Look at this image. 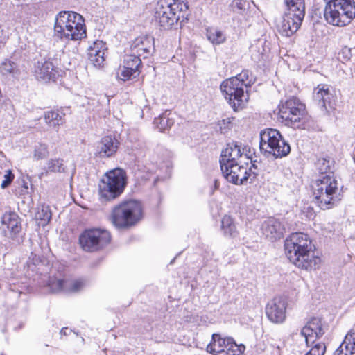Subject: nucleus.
I'll use <instances>...</instances> for the list:
<instances>
[{
  "mask_svg": "<svg viewBox=\"0 0 355 355\" xmlns=\"http://www.w3.org/2000/svg\"><path fill=\"white\" fill-rule=\"evenodd\" d=\"M311 240L302 232L293 233L285 240V254L299 268L306 270L319 268L321 259L312 250Z\"/></svg>",
  "mask_w": 355,
  "mask_h": 355,
  "instance_id": "nucleus-1",
  "label": "nucleus"
},
{
  "mask_svg": "<svg viewBox=\"0 0 355 355\" xmlns=\"http://www.w3.org/2000/svg\"><path fill=\"white\" fill-rule=\"evenodd\" d=\"M54 37L62 40H80L86 37L83 17L75 12L61 11L55 18Z\"/></svg>",
  "mask_w": 355,
  "mask_h": 355,
  "instance_id": "nucleus-2",
  "label": "nucleus"
},
{
  "mask_svg": "<svg viewBox=\"0 0 355 355\" xmlns=\"http://www.w3.org/2000/svg\"><path fill=\"white\" fill-rule=\"evenodd\" d=\"M142 213V206L139 201H124L112 209L110 220L116 228H129L141 219Z\"/></svg>",
  "mask_w": 355,
  "mask_h": 355,
  "instance_id": "nucleus-3",
  "label": "nucleus"
},
{
  "mask_svg": "<svg viewBox=\"0 0 355 355\" xmlns=\"http://www.w3.org/2000/svg\"><path fill=\"white\" fill-rule=\"evenodd\" d=\"M312 188L313 200L323 210L331 209L339 200L338 182L333 175H323L315 181Z\"/></svg>",
  "mask_w": 355,
  "mask_h": 355,
  "instance_id": "nucleus-4",
  "label": "nucleus"
},
{
  "mask_svg": "<svg viewBox=\"0 0 355 355\" xmlns=\"http://www.w3.org/2000/svg\"><path fill=\"white\" fill-rule=\"evenodd\" d=\"M188 9L187 3L181 0H159L155 8L154 19L164 29L177 24L181 14Z\"/></svg>",
  "mask_w": 355,
  "mask_h": 355,
  "instance_id": "nucleus-5",
  "label": "nucleus"
},
{
  "mask_svg": "<svg viewBox=\"0 0 355 355\" xmlns=\"http://www.w3.org/2000/svg\"><path fill=\"white\" fill-rule=\"evenodd\" d=\"M279 115L286 125L301 128L306 122L305 105L292 97L279 105Z\"/></svg>",
  "mask_w": 355,
  "mask_h": 355,
  "instance_id": "nucleus-6",
  "label": "nucleus"
},
{
  "mask_svg": "<svg viewBox=\"0 0 355 355\" xmlns=\"http://www.w3.org/2000/svg\"><path fill=\"white\" fill-rule=\"evenodd\" d=\"M260 149L282 158L288 155L291 151L290 145L282 138L280 132L272 128H267L260 133Z\"/></svg>",
  "mask_w": 355,
  "mask_h": 355,
  "instance_id": "nucleus-7",
  "label": "nucleus"
},
{
  "mask_svg": "<svg viewBox=\"0 0 355 355\" xmlns=\"http://www.w3.org/2000/svg\"><path fill=\"white\" fill-rule=\"evenodd\" d=\"M125 174L120 168L112 170L106 174V177L99 184V194L105 200L117 198L125 186Z\"/></svg>",
  "mask_w": 355,
  "mask_h": 355,
  "instance_id": "nucleus-8",
  "label": "nucleus"
},
{
  "mask_svg": "<svg viewBox=\"0 0 355 355\" xmlns=\"http://www.w3.org/2000/svg\"><path fill=\"white\" fill-rule=\"evenodd\" d=\"M220 90L234 111L244 107L248 96L244 93L243 83L236 78L224 80L220 85Z\"/></svg>",
  "mask_w": 355,
  "mask_h": 355,
  "instance_id": "nucleus-9",
  "label": "nucleus"
},
{
  "mask_svg": "<svg viewBox=\"0 0 355 355\" xmlns=\"http://www.w3.org/2000/svg\"><path fill=\"white\" fill-rule=\"evenodd\" d=\"M111 240L108 231L101 229H90L81 234L79 242L86 252H96L105 247Z\"/></svg>",
  "mask_w": 355,
  "mask_h": 355,
  "instance_id": "nucleus-10",
  "label": "nucleus"
},
{
  "mask_svg": "<svg viewBox=\"0 0 355 355\" xmlns=\"http://www.w3.org/2000/svg\"><path fill=\"white\" fill-rule=\"evenodd\" d=\"M207 349L215 355H240L244 352L245 346L238 345L232 338H222L219 334H214Z\"/></svg>",
  "mask_w": 355,
  "mask_h": 355,
  "instance_id": "nucleus-11",
  "label": "nucleus"
},
{
  "mask_svg": "<svg viewBox=\"0 0 355 355\" xmlns=\"http://www.w3.org/2000/svg\"><path fill=\"white\" fill-rule=\"evenodd\" d=\"M304 16L287 10L277 24L279 32L286 37L292 35L300 28Z\"/></svg>",
  "mask_w": 355,
  "mask_h": 355,
  "instance_id": "nucleus-12",
  "label": "nucleus"
},
{
  "mask_svg": "<svg viewBox=\"0 0 355 355\" xmlns=\"http://www.w3.org/2000/svg\"><path fill=\"white\" fill-rule=\"evenodd\" d=\"M241 161L220 166L224 177L230 182L241 184L248 178V164L241 165Z\"/></svg>",
  "mask_w": 355,
  "mask_h": 355,
  "instance_id": "nucleus-13",
  "label": "nucleus"
},
{
  "mask_svg": "<svg viewBox=\"0 0 355 355\" xmlns=\"http://www.w3.org/2000/svg\"><path fill=\"white\" fill-rule=\"evenodd\" d=\"M286 306L287 300L285 297H275L266 305V315L273 323H282L286 319Z\"/></svg>",
  "mask_w": 355,
  "mask_h": 355,
  "instance_id": "nucleus-14",
  "label": "nucleus"
},
{
  "mask_svg": "<svg viewBox=\"0 0 355 355\" xmlns=\"http://www.w3.org/2000/svg\"><path fill=\"white\" fill-rule=\"evenodd\" d=\"M313 99L325 113L334 109V96L330 93L327 85H319L313 92Z\"/></svg>",
  "mask_w": 355,
  "mask_h": 355,
  "instance_id": "nucleus-15",
  "label": "nucleus"
},
{
  "mask_svg": "<svg viewBox=\"0 0 355 355\" xmlns=\"http://www.w3.org/2000/svg\"><path fill=\"white\" fill-rule=\"evenodd\" d=\"M324 334L321 320L318 318H311L301 330V335L304 337L307 346L314 344Z\"/></svg>",
  "mask_w": 355,
  "mask_h": 355,
  "instance_id": "nucleus-16",
  "label": "nucleus"
},
{
  "mask_svg": "<svg viewBox=\"0 0 355 355\" xmlns=\"http://www.w3.org/2000/svg\"><path fill=\"white\" fill-rule=\"evenodd\" d=\"M33 73L37 80L47 81L55 78L56 69L49 58H41L35 63Z\"/></svg>",
  "mask_w": 355,
  "mask_h": 355,
  "instance_id": "nucleus-17",
  "label": "nucleus"
},
{
  "mask_svg": "<svg viewBox=\"0 0 355 355\" xmlns=\"http://www.w3.org/2000/svg\"><path fill=\"white\" fill-rule=\"evenodd\" d=\"M243 153L244 148L241 150V147L237 142L228 143L226 148L221 153L220 166L239 162V159L243 157Z\"/></svg>",
  "mask_w": 355,
  "mask_h": 355,
  "instance_id": "nucleus-18",
  "label": "nucleus"
},
{
  "mask_svg": "<svg viewBox=\"0 0 355 355\" xmlns=\"http://www.w3.org/2000/svg\"><path fill=\"white\" fill-rule=\"evenodd\" d=\"M261 230L266 239L274 241L283 236L284 227L278 220L270 218L263 222Z\"/></svg>",
  "mask_w": 355,
  "mask_h": 355,
  "instance_id": "nucleus-19",
  "label": "nucleus"
},
{
  "mask_svg": "<svg viewBox=\"0 0 355 355\" xmlns=\"http://www.w3.org/2000/svg\"><path fill=\"white\" fill-rule=\"evenodd\" d=\"M153 38L150 36L137 37L130 46V51L142 58H146L150 53L153 46Z\"/></svg>",
  "mask_w": 355,
  "mask_h": 355,
  "instance_id": "nucleus-20",
  "label": "nucleus"
},
{
  "mask_svg": "<svg viewBox=\"0 0 355 355\" xmlns=\"http://www.w3.org/2000/svg\"><path fill=\"white\" fill-rule=\"evenodd\" d=\"M105 43L101 40L95 41L88 49L87 55L90 63L96 67H101L105 62Z\"/></svg>",
  "mask_w": 355,
  "mask_h": 355,
  "instance_id": "nucleus-21",
  "label": "nucleus"
},
{
  "mask_svg": "<svg viewBox=\"0 0 355 355\" xmlns=\"http://www.w3.org/2000/svg\"><path fill=\"white\" fill-rule=\"evenodd\" d=\"M333 6V13L343 12L341 19L345 21H352L355 17V2L354 0H333L329 2Z\"/></svg>",
  "mask_w": 355,
  "mask_h": 355,
  "instance_id": "nucleus-22",
  "label": "nucleus"
},
{
  "mask_svg": "<svg viewBox=\"0 0 355 355\" xmlns=\"http://www.w3.org/2000/svg\"><path fill=\"white\" fill-rule=\"evenodd\" d=\"M1 222L6 226L10 238H15L21 231V219L15 212H6L1 217Z\"/></svg>",
  "mask_w": 355,
  "mask_h": 355,
  "instance_id": "nucleus-23",
  "label": "nucleus"
},
{
  "mask_svg": "<svg viewBox=\"0 0 355 355\" xmlns=\"http://www.w3.org/2000/svg\"><path fill=\"white\" fill-rule=\"evenodd\" d=\"M118 141L110 136L101 139L98 145V153L101 157H109L114 155L118 149Z\"/></svg>",
  "mask_w": 355,
  "mask_h": 355,
  "instance_id": "nucleus-24",
  "label": "nucleus"
},
{
  "mask_svg": "<svg viewBox=\"0 0 355 355\" xmlns=\"http://www.w3.org/2000/svg\"><path fill=\"white\" fill-rule=\"evenodd\" d=\"M71 284H72L71 288L77 289L85 286V282L81 279L69 282L61 277L60 275L58 277L50 276L47 282V286L50 287V288H63L64 287L69 286Z\"/></svg>",
  "mask_w": 355,
  "mask_h": 355,
  "instance_id": "nucleus-25",
  "label": "nucleus"
},
{
  "mask_svg": "<svg viewBox=\"0 0 355 355\" xmlns=\"http://www.w3.org/2000/svg\"><path fill=\"white\" fill-rule=\"evenodd\" d=\"M355 352V331H349L334 355H352Z\"/></svg>",
  "mask_w": 355,
  "mask_h": 355,
  "instance_id": "nucleus-26",
  "label": "nucleus"
},
{
  "mask_svg": "<svg viewBox=\"0 0 355 355\" xmlns=\"http://www.w3.org/2000/svg\"><path fill=\"white\" fill-rule=\"evenodd\" d=\"M0 69L3 75H10L15 78L19 76L25 71L19 61L12 60H5L1 64Z\"/></svg>",
  "mask_w": 355,
  "mask_h": 355,
  "instance_id": "nucleus-27",
  "label": "nucleus"
},
{
  "mask_svg": "<svg viewBox=\"0 0 355 355\" xmlns=\"http://www.w3.org/2000/svg\"><path fill=\"white\" fill-rule=\"evenodd\" d=\"M332 6L333 5L329 2L326 5L324 14L326 21L329 24L340 27L349 24L351 21H345L343 19V18H340V20H339L343 13V12L340 11V10H338L339 14H338L337 12L333 13V12H331L333 11Z\"/></svg>",
  "mask_w": 355,
  "mask_h": 355,
  "instance_id": "nucleus-28",
  "label": "nucleus"
},
{
  "mask_svg": "<svg viewBox=\"0 0 355 355\" xmlns=\"http://www.w3.org/2000/svg\"><path fill=\"white\" fill-rule=\"evenodd\" d=\"M45 123L51 128H56L64 122V114L59 110H51L44 112Z\"/></svg>",
  "mask_w": 355,
  "mask_h": 355,
  "instance_id": "nucleus-29",
  "label": "nucleus"
},
{
  "mask_svg": "<svg viewBox=\"0 0 355 355\" xmlns=\"http://www.w3.org/2000/svg\"><path fill=\"white\" fill-rule=\"evenodd\" d=\"M51 217L52 213L49 205L43 204L37 207L35 219L38 222L39 225L46 226L50 222Z\"/></svg>",
  "mask_w": 355,
  "mask_h": 355,
  "instance_id": "nucleus-30",
  "label": "nucleus"
},
{
  "mask_svg": "<svg viewBox=\"0 0 355 355\" xmlns=\"http://www.w3.org/2000/svg\"><path fill=\"white\" fill-rule=\"evenodd\" d=\"M221 228L223 234L232 238L237 237L239 232L233 219L229 216H225L221 221Z\"/></svg>",
  "mask_w": 355,
  "mask_h": 355,
  "instance_id": "nucleus-31",
  "label": "nucleus"
},
{
  "mask_svg": "<svg viewBox=\"0 0 355 355\" xmlns=\"http://www.w3.org/2000/svg\"><path fill=\"white\" fill-rule=\"evenodd\" d=\"M170 114V112L166 111L154 119V124L159 131H164L173 125L174 120L169 116Z\"/></svg>",
  "mask_w": 355,
  "mask_h": 355,
  "instance_id": "nucleus-32",
  "label": "nucleus"
},
{
  "mask_svg": "<svg viewBox=\"0 0 355 355\" xmlns=\"http://www.w3.org/2000/svg\"><path fill=\"white\" fill-rule=\"evenodd\" d=\"M311 0H285L288 11L305 15V7L310 3Z\"/></svg>",
  "mask_w": 355,
  "mask_h": 355,
  "instance_id": "nucleus-33",
  "label": "nucleus"
},
{
  "mask_svg": "<svg viewBox=\"0 0 355 355\" xmlns=\"http://www.w3.org/2000/svg\"><path fill=\"white\" fill-rule=\"evenodd\" d=\"M332 162H333L331 161L329 157H321L317 159L315 162V166L317 170L322 175L325 174L331 175V168Z\"/></svg>",
  "mask_w": 355,
  "mask_h": 355,
  "instance_id": "nucleus-34",
  "label": "nucleus"
},
{
  "mask_svg": "<svg viewBox=\"0 0 355 355\" xmlns=\"http://www.w3.org/2000/svg\"><path fill=\"white\" fill-rule=\"evenodd\" d=\"M207 37L215 45L223 44L226 40L225 34L220 30L214 28L207 29Z\"/></svg>",
  "mask_w": 355,
  "mask_h": 355,
  "instance_id": "nucleus-35",
  "label": "nucleus"
},
{
  "mask_svg": "<svg viewBox=\"0 0 355 355\" xmlns=\"http://www.w3.org/2000/svg\"><path fill=\"white\" fill-rule=\"evenodd\" d=\"M123 64L124 66L139 71V68L141 64V58L130 51V54L124 56Z\"/></svg>",
  "mask_w": 355,
  "mask_h": 355,
  "instance_id": "nucleus-36",
  "label": "nucleus"
},
{
  "mask_svg": "<svg viewBox=\"0 0 355 355\" xmlns=\"http://www.w3.org/2000/svg\"><path fill=\"white\" fill-rule=\"evenodd\" d=\"M46 172L62 173L64 171L63 159H50L46 163Z\"/></svg>",
  "mask_w": 355,
  "mask_h": 355,
  "instance_id": "nucleus-37",
  "label": "nucleus"
},
{
  "mask_svg": "<svg viewBox=\"0 0 355 355\" xmlns=\"http://www.w3.org/2000/svg\"><path fill=\"white\" fill-rule=\"evenodd\" d=\"M49 156L48 146L46 144L39 143L35 145L33 150V157L35 160L45 159Z\"/></svg>",
  "mask_w": 355,
  "mask_h": 355,
  "instance_id": "nucleus-38",
  "label": "nucleus"
},
{
  "mask_svg": "<svg viewBox=\"0 0 355 355\" xmlns=\"http://www.w3.org/2000/svg\"><path fill=\"white\" fill-rule=\"evenodd\" d=\"M138 73L139 71L132 69L131 67L124 66L123 64L122 68L120 69L119 76L121 80L125 81L129 80L132 76H136Z\"/></svg>",
  "mask_w": 355,
  "mask_h": 355,
  "instance_id": "nucleus-39",
  "label": "nucleus"
},
{
  "mask_svg": "<svg viewBox=\"0 0 355 355\" xmlns=\"http://www.w3.org/2000/svg\"><path fill=\"white\" fill-rule=\"evenodd\" d=\"M326 346L324 343H315L305 355H324Z\"/></svg>",
  "mask_w": 355,
  "mask_h": 355,
  "instance_id": "nucleus-40",
  "label": "nucleus"
},
{
  "mask_svg": "<svg viewBox=\"0 0 355 355\" xmlns=\"http://www.w3.org/2000/svg\"><path fill=\"white\" fill-rule=\"evenodd\" d=\"M14 177L15 175H13L12 171L10 170H7L6 171V174L3 176V180L1 184V187L2 189L7 188L12 182Z\"/></svg>",
  "mask_w": 355,
  "mask_h": 355,
  "instance_id": "nucleus-41",
  "label": "nucleus"
},
{
  "mask_svg": "<svg viewBox=\"0 0 355 355\" xmlns=\"http://www.w3.org/2000/svg\"><path fill=\"white\" fill-rule=\"evenodd\" d=\"M352 57V50L350 48L347 46H344L342 48L341 51L339 53V58L342 60V62H347L350 60Z\"/></svg>",
  "mask_w": 355,
  "mask_h": 355,
  "instance_id": "nucleus-42",
  "label": "nucleus"
},
{
  "mask_svg": "<svg viewBox=\"0 0 355 355\" xmlns=\"http://www.w3.org/2000/svg\"><path fill=\"white\" fill-rule=\"evenodd\" d=\"M248 71H245L234 76V78H236L241 83H243V88L247 87L250 85V81L248 80Z\"/></svg>",
  "mask_w": 355,
  "mask_h": 355,
  "instance_id": "nucleus-43",
  "label": "nucleus"
},
{
  "mask_svg": "<svg viewBox=\"0 0 355 355\" xmlns=\"http://www.w3.org/2000/svg\"><path fill=\"white\" fill-rule=\"evenodd\" d=\"M245 6V1L243 0H235L232 2V6L239 10H242Z\"/></svg>",
  "mask_w": 355,
  "mask_h": 355,
  "instance_id": "nucleus-44",
  "label": "nucleus"
},
{
  "mask_svg": "<svg viewBox=\"0 0 355 355\" xmlns=\"http://www.w3.org/2000/svg\"><path fill=\"white\" fill-rule=\"evenodd\" d=\"M67 330V328H63V329H62L60 333L66 335L67 334V333H66Z\"/></svg>",
  "mask_w": 355,
  "mask_h": 355,
  "instance_id": "nucleus-45",
  "label": "nucleus"
},
{
  "mask_svg": "<svg viewBox=\"0 0 355 355\" xmlns=\"http://www.w3.org/2000/svg\"><path fill=\"white\" fill-rule=\"evenodd\" d=\"M34 265H35V263H33V264L28 263V266L29 268H33V266ZM31 270H33V268H31Z\"/></svg>",
  "mask_w": 355,
  "mask_h": 355,
  "instance_id": "nucleus-46",
  "label": "nucleus"
},
{
  "mask_svg": "<svg viewBox=\"0 0 355 355\" xmlns=\"http://www.w3.org/2000/svg\"><path fill=\"white\" fill-rule=\"evenodd\" d=\"M1 35H2V29H1V28L0 27V37H1Z\"/></svg>",
  "mask_w": 355,
  "mask_h": 355,
  "instance_id": "nucleus-47",
  "label": "nucleus"
},
{
  "mask_svg": "<svg viewBox=\"0 0 355 355\" xmlns=\"http://www.w3.org/2000/svg\"><path fill=\"white\" fill-rule=\"evenodd\" d=\"M51 292H52V293H55V291H56L57 290L52 289V290H51Z\"/></svg>",
  "mask_w": 355,
  "mask_h": 355,
  "instance_id": "nucleus-48",
  "label": "nucleus"
}]
</instances>
